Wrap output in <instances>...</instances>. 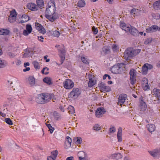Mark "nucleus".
<instances>
[{
    "instance_id": "9b49d317",
    "label": "nucleus",
    "mask_w": 160,
    "mask_h": 160,
    "mask_svg": "<svg viewBox=\"0 0 160 160\" xmlns=\"http://www.w3.org/2000/svg\"><path fill=\"white\" fill-rule=\"evenodd\" d=\"M17 14L15 10L12 11L11 12L8 20L11 23H13L16 21Z\"/></svg>"
},
{
    "instance_id": "ddd939ff",
    "label": "nucleus",
    "mask_w": 160,
    "mask_h": 160,
    "mask_svg": "<svg viewBox=\"0 0 160 160\" xmlns=\"http://www.w3.org/2000/svg\"><path fill=\"white\" fill-rule=\"evenodd\" d=\"M79 160H86L88 158L87 155L83 151H79L78 153Z\"/></svg>"
},
{
    "instance_id": "bb28decb",
    "label": "nucleus",
    "mask_w": 160,
    "mask_h": 160,
    "mask_svg": "<svg viewBox=\"0 0 160 160\" xmlns=\"http://www.w3.org/2000/svg\"><path fill=\"white\" fill-rule=\"evenodd\" d=\"M60 57L61 58V64H62L65 59V51L64 49L60 50Z\"/></svg>"
},
{
    "instance_id": "f3484780",
    "label": "nucleus",
    "mask_w": 160,
    "mask_h": 160,
    "mask_svg": "<svg viewBox=\"0 0 160 160\" xmlns=\"http://www.w3.org/2000/svg\"><path fill=\"white\" fill-rule=\"evenodd\" d=\"M32 28L30 25L27 24L26 25V30L23 31V34L24 36H27L31 33L32 31Z\"/></svg>"
},
{
    "instance_id": "052dcab7",
    "label": "nucleus",
    "mask_w": 160,
    "mask_h": 160,
    "mask_svg": "<svg viewBox=\"0 0 160 160\" xmlns=\"http://www.w3.org/2000/svg\"><path fill=\"white\" fill-rule=\"evenodd\" d=\"M52 101L53 102H57L59 100L55 97H53V98L52 97Z\"/></svg>"
},
{
    "instance_id": "0e129e2a",
    "label": "nucleus",
    "mask_w": 160,
    "mask_h": 160,
    "mask_svg": "<svg viewBox=\"0 0 160 160\" xmlns=\"http://www.w3.org/2000/svg\"><path fill=\"white\" fill-rule=\"evenodd\" d=\"M8 110L7 109H4L3 110V113H6V115L7 114L8 116V114H9V113H8Z\"/></svg>"
},
{
    "instance_id": "338daca9",
    "label": "nucleus",
    "mask_w": 160,
    "mask_h": 160,
    "mask_svg": "<svg viewBox=\"0 0 160 160\" xmlns=\"http://www.w3.org/2000/svg\"><path fill=\"white\" fill-rule=\"evenodd\" d=\"M49 131L50 132V133H52V132H53V131L54 130V128L52 127V128H49Z\"/></svg>"
},
{
    "instance_id": "6e6552de",
    "label": "nucleus",
    "mask_w": 160,
    "mask_h": 160,
    "mask_svg": "<svg viewBox=\"0 0 160 160\" xmlns=\"http://www.w3.org/2000/svg\"><path fill=\"white\" fill-rule=\"evenodd\" d=\"M100 91L101 92H108L111 90V88L109 86H107L103 82H101L98 84Z\"/></svg>"
},
{
    "instance_id": "20e7f679",
    "label": "nucleus",
    "mask_w": 160,
    "mask_h": 160,
    "mask_svg": "<svg viewBox=\"0 0 160 160\" xmlns=\"http://www.w3.org/2000/svg\"><path fill=\"white\" fill-rule=\"evenodd\" d=\"M125 69V65L123 63L115 65L111 68L112 72L115 74H120L123 72Z\"/></svg>"
},
{
    "instance_id": "de8ad7c7",
    "label": "nucleus",
    "mask_w": 160,
    "mask_h": 160,
    "mask_svg": "<svg viewBox=\"0 0 160 160\" xmlns=\"http://www.w3.org/2000/svg\"><path fill=\"white\" fill-rule=\"evenodd\" d=\"M152 41V39L151 38H149L146 39L144 41V43L146 44L150 43Z\"/></svg>"
},
{
    "instance_id": "412c9836",
    "label": "nucleus",
    "mask_w": 160,
    "mask_h": 160,
    "mask_svg": "<svg viewBox=\"0 0 160 160\" xmlns=\"http://www.w3.org/2000/svg\"><path fill=\"white\" fill-rule=\"evenodd\" d=\"M149 153L154 158H158L160 156V151H149Z\"/></svg>"
},
{
    "instance_id": "37998d69",
    "label": "nucleus",
    "mask_w": 160,
    "mask_h": 160,
    "mask_svg": "<svg viewBox=\"0 0 160 160\" xmlns=\"http://www.w3.org/2000/svg\"><path fill=\"white\" fill-rule=\"evenodd\" d=\"M148 70L144 65L142 68V72L143 74L146 75L147 73Z\"/></svg>"
},
{
    "instance_id": "2f4dec72",
    "label": "nucleus",
    "mask_w": 160,
    "mask_h": 160,
    "mask_svg": "<svg viewBox=\"0 0 160 160\" xmlns=\"http://www.w3.org/2000/svg\"><path fill=\"white\" fill-rule=\"evenodd\" d=\"M153 95H154L157 98L160 97V90L159 89L154 88L152 91Z\"/></svg>"
},
{
    "instance_id": "7c9ffc66",
    "label": "nucleus",
    "mask_w": 160,
    "mask_h": 160,
    "mask_svg": "<svg viewBox=\"0 0 160 160\" xmlns=\"http://www.w3.org/2000/svg\"><path fill=\"white\" fill-rule=\"evenodd\" d=\"M122 129L121 127H119L118 128V131L117 133V138L119 142L122 141Z\"/></svg>"
},
{
    "instance_id": "6ab92c4d",
    "label": "nucleus",
    "mask_w": 160,
    "mask_h": 160,
    "mask_svg": "<svg viewBox=\"0 0 160 160\" xmlns=\"http://www.w3.org/2000/svg\"><path fill=\"white\" fill-rule=\"evenodd\" d=\"M29 20L28 16L27 15L24 14L22 15L20 20L16 22L18 23H22L28 21Z\"/></svg>"
},
{
    "instance_id": "49530a36",
    "label": "nucleus",
    "mask_w": 160,
    "mask_h": 160,
    "mask_svg": "<svg viewBox=\"0 0 160 160\" xmlns=\"http://www.w3.org/2000/svg\"><path fill=\"white\" fill-rule=\"evenodd\" d=\"M5 121L6 123L9 125H12L13 124L12 121L9 118H6L5 119Z\"/></svg>"
},
{
    "instance_id": "c756f323",
    "label": "nucleus",
    "mask_w": 160,
    "mask_h": 160,
    "mask_svg": "<svg viewBox=\"0 0 160 160\" xmlns=\"http://www.w3.org/2000/svg\"><path fill=\"white\" fill-rule=\"evenodd\" d=\"M147 127L148 130L150 132H153L155 129V126L153 124H149L147 125Z\"/></svg>"
},
{
    "instance_id": "e2e57ef3",
    "label": "nucleus",
    "mask_w": 160,
    "mask_h": 160,
    "mask_svg": "<svg viewBox=\"0 0 160 160\" xmlns=\"http://www.w3.org/2000/svg\"><path fill=\"white\" fill-rule=\"evenodd\" d=\"M48 57V56L46 55L44 57V59L46 60V62H48L50 61V59H47V57Z\"/></svg>"
},
{
    "instance_id": "864d4df0",
    "label": "nucleus",
    "mask_w": 160,
    "mask_h": 160,
    "mask_svg": "<svg viewBox=\"0 0 160 160\" xmlns=\"http://www.w3.org/2000/svg\"><path fill=\"white\" fill-rule=\"evenodd\" d=\"M81 60L83 63H85V64H88V62L86 58L84 57H82Z\"/></svg>"
},
{
    "instance_id": "69168bd1",
    "label": "nucleus",
    "mask_w": 160,
    "mask_h": 160,
    "mask_svg": "<svg viewBox=\"0 0 160 160\" xmlns=\"http://www.w3.org/2000/svg\"><path fill=\"white\" fill-rule=\"evenodd\" d=\"M74 159L73 157L72 156H71L70 157H69L67 158L66 160H73Z\"/></svg>"
},
{
    "instance_id": "f704fd0d",
    "label": "nucleus",
    "mask_w": 160,
    "mask_h": 160,
    "mask_svg": "<svg viewBox=\"0 0 160 160\" xmlns=\"http://www.w3.org/2000/svg\"><path fill=\"white\" fill-rule=\"evenodd\" d=\"M9 31L6 29H0V35H7L9 34Z\"/></svg>"
},
{
    "instance_id": "39448f33",
    "label": "nucleus",
    "mask_w": 160,
    "mask_h": 160,
    "mask_svg": "<svg viewBox=\"0 0 160 160\" xmlns=\"http://www.w3.org/2000/svg\"><path fill=\"white\" fill-rule=\"evenodd\" d=\"M81 92L79 89L74 88L72 92L69 94L68 97L69 98H77L80 94Z\"/></svg>"
},
{
    "instance_id": "c9c22d12",
    "label": "nucleus",
    "mask_w": 160,
    "mask_h": 160,
    "mask_svg": "<svg viewBox=\"0 0 160 160\" xmlns=\"http://www.w3.org/2000/svg\"><path fill=\"white\" fill-rule=\"evenodd\" d=\"M153 8L156 10L160 9V1H157L155 2L153 4Z\"/></svg>"
},
{
    "instance_id": "ea45409f",
    "label": "nucleus",
    "mask_w": 160,
    "mask_h": 160,
    "mask_svg": "<svg viewBox=\"0 0 160 160\" xmlns=\"http://www.w3.org/2000/svg\"><path fill=\"white\" fill-rule=\"evenodd\" d=\"M32 64L33 65L34 67L36 69H40V66L38 62L36 61H34L32 62Z\"/></svg>"
},
{
    "instance_id": "f8f14e48",
    "label": "nucleus",
    "mask_w": 160,
    "mask_h": 160,
    "mask_svg": "<svg viewBox=\"0 0 160 160\" xmlns=\"http://www.w3.org/2000/svg\"><path fill=\"white\" fill-rule=\"evenodd\" d=\"M106 112L105 109L103 108H98L96 111L95 115L98 118L102 116Z\"/></svg>"
},
{
    "instance_id": "6e6d98bb",
    "label": "nucleus",
    "mask_w": 160,
    "mask_h": 160,
    "mask_svg": "<svg viewBox=\"0 0 160 160\" xmlns=\"http://www.w3.org/2000/svg\"><path fill=\"white\" fill-rule=\"evenodd\" d=\"M116 131V129L114 127H112L109 129V132L110 133L114 132Z\"/></svg>"
},
{
    "instance_id": "4468645a",
    "label": "nucleus",
    "mask_w": 160,
    "mask_h": 160,
    "mask_svg": "<svg viewBox=\"0 0 160 160\" xmlns=\"http://www.w3.org/2000/svg\"><path fill=\"white\" fill-rule=\"evenodd\" d=\"M141 10L136 8H133L130 11V14L132 18H133L135 16L140 15Z\"/></svg>"
},
{
    "instance_id": "603ef678",
    "label": "nucleus",
    "mask_w": 160,
    "mask_h": 160,
    "mask_svg": "<svg viewBox=\"0 0 160 160\" xmlns=\"http://www.w3.org/2000/svg\"><path fill=\"white\" fill-rule=\"evenodd\" d=\"M46 69H47V70L48 71L49 68L47 67L44 68L42 70V73H44L45 75H47L48 73L49 72H46L44 73V71Z\"/></svg>"
},
{
    "instance_id": "4c0bfd02",
    "label": "nucleus",
    "mask_w": 160,
    "mask_h": 160,
    "mask_svg": "<svg viewBox=\"0 0 160 160\" xmlns=\"http://www.w3.org/2000/svg\"><path fill=\"white\" fill-rule=\"evenodd\" d=\"M37 3L38 7L40 8L43 7L44 4L43 0H37Z\"/></svg>"
},
{
    "instance_id": "a211bd4d",
    "label": "nucleus",
    "mask_w": 160,
    "mask_h": 160,
    "mask_svg": "<svg viewBox=\"0 0 160 160\" xmlns=\"http://www.w3.org/2000/svg\"><path fill=\"white\" fill-rule=\"evenodd\" d=\"M58 155V151H53L51 156L48 157L47 160H55Z\"/></svg>"
},
{
    "instance_id": "f03ea898",
    "label": "nucleus",
    "mask_w": 160,
    "mask_h": 160,
    "mask_svg": "<svg viewBox=\"0 0 160 160\" xmlns=\"http://www.w3.org/2000/svg\"><path fill=\"white\" fill-rule=\"evenodd\" d=\"M51 94L42 93L38 95L36 98V102L38 104H44L48 102L52 99Z\"/></svg>"
},
{
    "instance_id": "0eeeda50",
    "label": "nucleus",
    "mask_w": 160,
    "mask_h": 160,
    "mask_svg": "<svg viewBox=\"0 0 160 160\" xmlns=\"http://www.w3.org/2000/svg\"><path fill=\"white\" fill-rule=\"evenodd\" d=\"M63 87L67 89H70L74 86L73 82L70 79H66L63 82Z\"/></svg>"
},
{
    "instance_id": "3c124183",
    "label": "nucleus",
    "mask_w": 160,
    "mask_h": 160,
    "mask_svg": "<svg viewBox=\"0 0 160 160\" xmlns=\"http://www.w3.org/2000/svg\"><path fill=\"white\" fill-rule=\"evenodd\" d=\"M92 31L94 34H96L98 32V29L96 28H95L94 26L92 28Z\"/></svg>"
},
{
    "instance_id": "b1692460",
    "label": "nucleus",
    "mask_w": 160,
    "mask_h": 160,
    "mask_svg": "<svg viewBox=\"0 0 160 160\" xmlns=\"http://www.w3.org/2000/svg\"><path fill=\"white\" fill-rule=\"evenodd\" d=\"M157 25H153L151 27L147 28L146 31L148 33L156 32L157 31Z\"/></svg>"
},
{
    "instance_id": "79ce46f5",
    "label": "nucleus",
    "mask_w": 160,
    "mask_h": 160,
    "mask_svg": "<svg viewBox=\"0 0 160 160\" xmlns=\"http://www.w3.org/2000/svg\"><path fill=\"white\" fill-rule=\"evenodd\" d=\"M68 109L69 110V112L70 114H73L74 113V108L73 107L70 105L68 107Z\"/></svg>"
},
{
    "instance_id": "423d86ee",
    "label": "nucleus",
    "mask_w": 160,
    "mask_h": 160,
    "mask_svg": "<svg viewBox=\"0 0 160 160\" xmlns=\"http://www.w3.org/2000/svg\"><path fill=\"white\" fill-rule=\"evenodd\" d=\"M136 71L134 69H131L129 72L130 75V80L131 84L132 85L133 84L136 82Z\"/></svg>"
},
{
    "instance_id": "5fc2aeb1",
    "label": "nucleus",
    "mask_w": 160,
    "mask_h": 160,
    "mask_svg": "<svg viewBox=\"0 0 160 160\" xmlns=\"http://www.w3.org/2000/svg\"><path fill=\"white\" fill-rule=\"evenodd\" d=\"M8 54L10 57L11 58H13L16 56L15 54L11 52H9Z\"/></svg>"
},
{
    "instance_id": "58836bf2",
    "label": "nucleus",
    "mask_w": 160,
    "mask_h": 160,
    "mask_svg": "<svg viewBox=\"0 0 160 160\" xmlns=\"http://www.w3.org/2000/svg\"><path fill=\"white\" fill-rule=\"evenodd\" d=\"M52 35L54 37L58 38L60 35V32L57 30L53 31L52 32Z\"/></svg>"
},
{
    "instance_id": "bf43d9fd",
    "label": "nucleus",
    "mask_w": 160,
    "mask_h": 160,
    "mask_svg": "<svg viewBox=\"0 0 160 160\" xmlns=\"http://www.w3.org/2000/svg\"><path fill=\"white\" fill-rule=\"evenodd\" d=\"M38 40L39 41H41L42 42H43V39L44 38L42 36H40L39 37H38Z\"/></svg>"
},
{
    "instance_id": "393cba45",
    "label": "nucleus",
    "mask_w": 160,
    "mask_h": 160,
    "mask_svg": "<svg viewBox=\"0 0 160 160\" xmlns=\"http://www.w3.org/2000/svg\"><path fill=\"white\" fill-rule=\"evenodd\" d=\"M27 7L29 9L31 10L36 11L38 10V7L36 5L33 3H29L27 5Z\"/></svg>"
},
{
    "instance_id": "f257e3e1",
    "label": "nucleus",
    "mask_w": 160,
    "mask_h": 160,
    "mask_svg": "<svg viewBox=\"0 0 160 160\" xmlns=\"http://www.w3.org/2000/svg\"><path fill=\"white\" fill-rule=\"evenodd\" d=\"M46 17L52 22L55 21L58 18V13L56 12V8L54 3L49 2L46 9Z\"/></svg>"
},
{
    "instance_id": "e433bc0d",
    "label": "nucleus",
    "mask_w": 160,
    "mask_h": 160,
    "mask_svg": "<svg viewBox=\"0 0 160 160\" xmlns=\"http://www.w3.org/2000/svg\"><path fill=\"white\" fill-rule=\"evenodd\" d=\"M82 141V138L80 137H75L73 139V142L76 144H80Z\"/></svg>"
},
{
    "instance_id": "c03bdc74",
    "label": "nucleus",
    "mask_w": 160,
    "mask_h": 160,
    "mask_svg": "<svg viewBox=\"0 0 160 160\" xmlns=\"http://www.w3.org/2000/svg\"><path fill=\"white\" fill-rule=\"evenodd\" d=\"M112 48L114 52H117L118 50L119 47L116 44H114L112 46Z\"/></svg>"
},
{
    "instance_id": "2eb2a0df",
    "label": "nucleus",
    "mask_w": 160,
    "mask_h": 160,
    "mask_svg": "<svg viewBox=\"0 0 160 160\" xmlns=\"http://www.w3.org/2000/svg\"><path fill=\"white\" fill-rule=\"evenodd\" d=\"M139 105L140 110L144 111L146 109V104L145 102L142 99V98L140 99Z\"/></svg>"
},
{
    "instance_id": "774afa93",
    "label": "nucleus",
    "mask_w": 160,
    "mask_h": 160,
    "mask_svg": "<svg viewBox=\"0 0 160 160\" xmlns=\"http://www.w3.org/2000/svg\"><path fill=\"white\" fill-rule=\"evenodd\" d=\"M30 70V68L29 67H28L26 68L25 69H23V71L24 72H26V71H29Z\"/></svg>"
},
{
    "instance_id": "8fccbe9b",
    "label": "nucleus",
    "mask_w": 160,
    "mask_h": 160,
    "mask_svg": "<svg viewBox=\"0 0 160 160\" xmlns=\"http://www.w3.org/2000/svg\"><path fill=\"white\" fill-rule=\"evenodd\" d=\"M103 51L104 52L106 53H108L109 52V49L107 47H104L102 48Z\"/></svg>"
},
{
    "instance_id": "09e8293b",
    "label": "nucleus",
    "mask_w": 160,
    "mask_h": 160,
    "mask_svg": "<svg viewBox=\"0 0 160 160\" xmlns=\"http://www.w3.org/2000/svg\"><path fill=\"white\" fill-rule=\"evenodd\" d=\"M144 65L148 70L151 69L153 68L152 65L146 63Z\"/></svg>"
},
{
    "instance_id": "cd10ccee",
    "label": "nucleus",
    "mask_w": 160,
    "mask_h": 160,
    "mask_svg": "<svg viewBox=\"0 0 160 160\" xmlns=\"http://www.w3.org/2000/svg\"><path fill=\"white\" fill-rule=\"evenodd\" d=\"M129 31L132 35L134 36H137L138 33V30L135 28L131 26L130 30Z\"/></svg>"
},
{
    "instance_id": "a19ab883",
    "label": "nucleus",
    "mask_w": 160,
    "mask_h": 160,
    "mask_svg": "<svg viewBox=\"0 0 160 160\" xmlns=\"http://www.w3.org/2000/svg\"><path fill=\"white\" fill-rule=\"evenodd\" d=\"M78 6L80 7H82L84 6L85 3L84 0H80L78 3Z\"/></svg>"
},
{
    "instance_id": "5701e85b",
    "label": "nucleus",
    "mask_w": 160,
    "mask_h": 160,
    "mask_svg": "<svg viewBox=\"0 0 160 160\" xmlns=\"http://www.w3.org/2000/svg\"><path fill=\"white\" fill-rule=\"evenodd\" d=\"M122 156L120 153H116L112 154L111 156L112 159L118 160L122 158Z\"/></svg>"
},
{
    "instance_id": "7ed1b4c3",
    "label": "nucleus",
    "mask_w": 160,
    "mask_h": 160,
    "mask_svg": "<svg viewBox=\"0 0 160 160\" xmlns=\"http://www.w3.org/2000/svg\"><path fill=\"white\" fill-rule=\"evenodd\" d=\"M139 52L140 50L139 49H134L131 48H128L125 51L123 57L127 60L136 55Z\"/></svg>"
},
{
    "instance_id": "a18cd8bd",
    "label": "nucleus",
    "mask_w": 160,
    "mask_h": 160,
    "mask_svg": "<svg viewBox=\"0 0 160 160\" xmlns=\"http://www.w3.org/2000/svg\"><path fill=\"white\" fill-rule=\"evenodd\" d=\"M93 129L95 130L99 131L101 130V127L98 124H96L93 127Z\"/></svg>"
},
{
    "instance_id": "680f3d73",
    "label": "nucleus",
    "mask_w": 160,
    "mask_h": 160,
    "mask_svg": "<svg viewBox=\"0 0 160 160\" xmlns=\"http://www.w3.org/2000/svg\"><path fill=\"white\" fill-rule=\"evenodd\" d=\"M21 62L19 60H18L16 62V65L18 66L20 65L21 64Z\"/></svg>"
},
{
    "instance_id": "9d476101",
    "label": "nucleus",
    "mask_w": 160,
    "mask_h": 160,
    "mask_svg": "<svg viewBox=\"0 0 160 160\" xmlns=\"http://www.w3.org/2000/svg\"><path fill=\"white\" fill-rule=\"evenodd\" d=\"M88 78L89 81L88 82V87L91 88L96 83V80L94 76L91 75H89Z\"/></svg>"
},
{
    "instance_id": "13d9d810",
    "label": "nucleus",
    "mask_w": 160,
    "mask_h": 160,
    "mask_svg": "<svg viewBox=\"0 0 160 160\" xmlns=\"http://www.w3.org/2000/svg\"><path fill=\"white\" fill-rule=\"evenodd\" d=\"M8 85H9L10 86V87L12 88H13V86L12 85V82L11 81H8Z\"/></svg>"
},
{
    "instance_id": "1a4fd4ad",
    "label": "nucleus",
    "mask_w": 160,
    "mask_h": 160,
    "mask_svg": "<svg viewBox=\"0 0 160 160\" xmlns=\"http://www.w3.org/2000/svg\"><path fill=\"white\" fill-rule=\"evenodd\" d=\"M127 96L126 94H121L120 95L118 99V104L121 106L125 102L127 98Z\"/></svg>"
},
{
    "instance_id": "473e14b6",
    "label": "nucleus",
    "mask_w": 160,
    "mask_h": 160,
    "mask_svg": "<svg viewBox=\"0 0 160 160\" xmlns=\"http://www.w3.org/2000/svg\"><path fill=\"white\" fill-rule=\"evenodd\" d=\"M28 83L31 86H33L35 84V78L32 76H29L28 79Z\"/></svg>"
},
{
    "instance_id": "a878e982",
    "label": "nucleus",
    "mask_w": 160,
    "mask_h": 160,
    "mask_svg": "<svg viewBox=\"0 0 160 160\" xmlns=\"http://www.w3.org/2000/svg\"><path fill=\"white\" fill-rule=\"evenodd\" d=\"M72 141V139L70 137L67 136L66 137L65 142V148L66 149H68L71 146Z\"/></svg>"
},
{
    "instance_id": "4d7b16f0",
    "label": "nucleus",
    "mask_w": 160,
    "mask_h": 160,
    "mask_svg": "<svg viewBox=\"0 0 160 160\" xmlns=\"http://www.w3.org/2000/svg\"><path fill=\"white\" fill-rule=\"evenodd\" d=\"M54 116L55 117V118L57 119H58L60 117V115L59 114H58V113H55L54 114Z\"/></svg>"
},
{
    "instance_id": "aec40b11",
    "label": "nucleus",
    "mask_w": 160,
    "mask_h": 160,
    "mask_svg": "<svg viewBox=\"0 0 160 160\" xmlns=\"http://www.w3.org/2000/svg\"><path fill=\"white\" fill-rule=\"evenodd\" d=\"M120 26L121 28L126 32L130 30L131 26L130 25H126V24L123 22H120Z\"/></svg>"
},
{
    "instance_id": "4be33fe9",
    "label": "nucleus",
    "mask_w": 160,
    "mask_h": 160,
    "mask_svg": "<svg viewBox=\"0 0 160 160\" xmlns=\"http://www.w3.org/2000/svg\"><path fill=\"white\" fill-rule=\"evenodd\" d=\"M142 85L143 89L145 90H146L149 89V86L148 84V80L147 78L143 79L142 81Z\"/></svg>"
},
{
    "instance_id": "72a5a7b5",
    "label": "nucleus",
    "mask_w": 160,
    "mask_h": 160,
    "mask_svg": "<svg viewBox=\"0 0 160 160\" xmlns=\"http://www.w3.org/2000/svg\"><path fill=\"white\" fill-rule=\"evenodd\" d=\"M43 82L48 84L50 85L52 83V79L49 77H46L43 79Z\"/></svg>"
},
{
    "instance_id": "c85d7f7f",
    "label": "nucleus",
    "mask_w": 160,
    "mask_h": 160,
    "mask_svg": "<svg viewBox=\"0 0 160 160\" xmlns=\"http://www.w3.org/2000/svg\"><path fill=\"white\" fill-rule=\"evenodd\" d=\"M7 65V62L4 59L0 58V68H3L6 67Z\"/></svg>"
},
{
    "instance_id": "dca6fc26",
    "label": "nucleus",
    "mask_w": 160,
    "mask_h": 160,
    "mask_svg": "<svg viewBox=\"0 0 160 160\" xmlns=\"http://www.w3.org/2000/svg\"><path fill=\"white\" fill-rule=\"evenodd\" d=\"M35 26L36 29L40 33L43 34H44L46 33L45 29L40 24L36 23Z\"/></svg>"
}]
</instances>
